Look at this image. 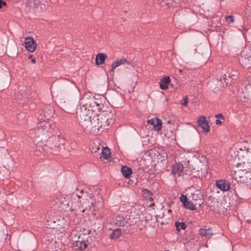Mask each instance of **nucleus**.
<instances>
[{"instance_id":"obj_1","label":"nucleus","mask_w":251,"mask_h":251,"mask_svg":"<svg viewBox=\"0 0 251 251\" xmlns=\"http://www.w3.org/2000/svg\"><path fill=\"white\" fill-rule=\"evenodd\" d=\"M52 131L51 124L49 121H39L35 133V139L37 143L43 144L47 143L48 139L50 137Z\"/></svg>"},{"instance_id":"obj_2","label":"nucleus","mask_w":251,"mask_h":251,"mask_svg":"<svg viewBox=\"0 0 251 251\" xmlns=\"http://www.w3.org/2000/svg\"><path fill=\"white\" fill-rule=\"evenodd\" d=\"M87 103H84L81 106L76 112V117L81 126L83 128H93L92 118L93 114L90 115L89 109H87Z\"/></svg>"},{"instance_id":"obj_3","label":"nucleus","mask_w":251,"mask_h":251,"mask_svg":"<svg viewBox=\"0 0 251 251\" xmlns=\"http://www.w3.org/2000/svg\"><path fill=\"white\" fill-rule=\"evenodd\" d=\"M233 176L238 181H244L248 177L251 180V167L241 162L233 166Z\"/></svg>"},{"instance_id":"obj_4","label":"nucleus","mask_w":251,"mask_h":251,"mask_svg":"<svg viewBox=\"0 0 251 251\" xmlns=\"http://www.w3.org/2000/svg\"><path fill=\"white\" fill-rule=\"evenodd\" d=\"M139 221V217H134L132 214L128 215L125 213L118 214L115 219V224L119 226H133Z\"/></svg>"},{"instance_id":"obj_5","label":"nucleus","mask_w":251,"mask_h":251,"mask_svg":"<svg viewBox=\"0 0 251 251\" xmlns=\"http://www.w3.org/2000/svg\"><path fill=\"white\" fill-rule=\"evenodd\" d=\"M237 100L241 102L251 100V76L245 81L242 89L239 91Z\"/></svg>"},{"instance_id":"obj_6","label":"nucleus","mask_w":251,"mask_h":251,"mask_svg":"<svg viewBox=\"0 0 251 251\" xmlns=\"http://www.w3.org/2000/svg\"><path fill=\"white\" fill-rule=\"evenodd\" d=\"M109 118L103 115L94 114L92 118L93 128L95 127H101L103 129H107L109 122Z\"/></svg>"},{"instance_id":"obj_7","label":"nucleus","mask_w":251,"mask_h":251,"mask_svg":"<svg viewBox=\"0 0 251 251\" xmlns=\"http://www.w3.org/2000/svg\"><path fill=\"white\" fill-rule=\"evenodd\" d=\"M54 111L53 108L50 106L47 105L39 111V115L37 118L38 121H49V120L53 117Z\"/></svg>"},{"instance_id":"obj_8","label":"nucleus","mask_w":251,"mask_h":251,"mask_svg":"<svg viewBox=\"0 0 251 251\" xmlns=\"http://www.w3.org/2000/svg\"><path fill=\"white\" fill-rule=\"evenodd\" d=\"M240 62L245 67H251V48H245L241 53Z\"/></svg>"},{"instance_id":"obj_9","label":"nucleus","mask_w":251,"mask_h":251,"mask_svg":"<svg viewBox=\"0 0 251 251\" xmlns=\"http://www.w3.org/2000/svg\"><path fill=\"white\" fill-rule=\"evenodd\" d=\"M88 243V240L85 238V235L81 234L78 236L77 240L74 241L72 245L75 250H83L87 247Z\"/></svg>"},{"instance_id":"obj_10","label":"nucleus","mask_w":251,"mask_h":251,"mask_svg":"<svg viewBox=\"0 0 251 251\" xmlns=\"http://www.w3.org/2000/svg\"><path fill=\"white\" fill-rule=\"evenodd\" d=\"M44 2V0H28L26 5L30 9H34L40 7V9L44 10L46 8V5Z\"/></svg>"},{"instance_id":"obj_11","label":"nucleus","mask_w":251,"mask_h":251,"mask_svg":"<svg viewBox=\"0 0 251 251\" xmlns=\"http://www.w3.org/2000/svg\"><path fill=\"white\" fill-rule=\"evenodd\" d=\"M85 103L88 104L87 105V109H89V112L92 111L91 114H94L93 113V112H96L97 110L99 111L101 110L103 106L102 103H99L94 98H91L89 101Z\"/></svg>"},{"instance_id":"obj_12","label":"nucleus","mask_w":251,"mask_h":251,"mask_svg":"<svg viewBox=\"0 0 251 251\" xmlns=\"http://www.w3.org/2000/svg\"><path fill=\"white\" fill-rule=\"evenodd\" d=\"M241 162L251 167V149L242 152Z\"/></svg>"},{"instance_id":"obj_13","label":"nucleus","mask_w":251,"mask_h":251,"mask_svg":"<svg viewBox=\"0 0 251 251\" xmlns=\"http://www.w3.org/2000/svg\"><path fill=\"white\" fill-rule=\"evenodd\" d=\"M37 47V44L32 37H26L25 39V47L26 49L33 52L35 51Z\"/></svg>"},{"instance_id":"obj_14","label":"nucleus","mask_w":251,"mask_h":251,"mask_svg":"<svg viewBox=\"0 0 251 251\" xmlns=\"http://www.w3.org/2000/svg\"><path fill=\"white\" fill-rule=\"evenodd\" d=\"M49 138L50 140L49 141L52 142V145L51 147V148L53 147L59 148L61 145H63L65 143L64 139L58 135L50 136Z\"/></svg>"},{"instance_id":"obj_15","label":"nucleus","mask_w":251,"mask_h":251,"mask_svg":"<svg viewBox=\"0 0 251 251\" xmlns=\"http://www.w3.org/2000/svg\"><path fill=\"white\" fill-rule=\"evenodd\" d=\"M230 155L229 161L230 164L234 166L236 164L238 163V161L240 160V156L242 155V152L239 153L238 151H236L234 149H232L230 151Z\"/></svg>"},{"instance_id":"obj_16","label":"nucleus","mask_w":251,"mask_h":251,"mask_svg":"<svg viewBox=\"0 0 251 251\" xmlns=\"http://www.w3.org/2000/svg\"><path fill=\"white\" fill-rule=\"evenodd\" d=\"M198 125L200 127L204 132H207L209 131V126L208 124L207 121L204 116H200L197 121Z\"/></svg>"},{"instance_id":"obj_17","label":"nucleus","mask_w":251,"mask_h":251,"mask_svg":"<svg viewBox=\"0 0 251 251\" xmlns=\"http://www.w3.org/2000/svg\"><path fill=\"white\" fill-rule=\"evenodd\" d=\"M192 201L195 205L200 206L202 203L201 199L202 195L199 190L196 191L194 193L191 194Z\"/></svg>"},{"instance_id":"obj_18","label":"nucleus","mask_w":251,"mask_h":251,"mask_svg":"<svg viewBox=\"0 0 251 251\" xmlns=\"http://www.w3.org/2000/svg\"><path fill=\"white\" fill-rule=\"evenodd\" d=\"M148 123H150L153 126V128L159 131L162 129V121L158 118H152L148 121Z\"/></svg>"},{"instance_id":"obj_19","label":"nucleus","mask_w":251,"mask_h":251,"mask_svg":"<svg viewBox=\"0 0 251 251\" xmlns=\"http://www.w3.org/2000/svg\"><path fill=\"white\" fill-rule=\"evenodd\" d=\"M183 168L184 167L182 164L176 162V163L172 166V174H173L174 176L177 174L178 176H180L183 170Z\"/></svg>"},{"instance_id":"obj_20","label":"nucleus","mask_w":251,"mask_h":251,"mask_svg":"<svg viewBox=\"0 0 251 251\" xmlns=\"http://www.w3.org/2000/svg\"><path fill=\"white\" fill-rule=\"evenodd\" d=\"M107 55L104 53H100L96 55V64L97 65H101L104 63Z\"/></svg>"},{"instance_id":"obj_21","label":"nucleus","mask_w":251,"mask_h":251,"mask_svg":"<svg viewBox=\"0 0 251 251\" xmlns=\"http://www.w3.org/2000/svg\"><path fill=\"white\" fill-rule=\"evenodd\" d=\"M128 64L129 62L125 58L118 59L116 61H114L112 63L111 65V70L113 71L115 68H116L117 67L121 65Z\"/></svg>"},{"instance_id":"obj_22","label":"nucleus","mask_w":251,"mask_h":251,"mask_svg":"<svg viewBox=\"0 0 251 251\" xmlns=\"http://www.w3.org/2000/svg\"><path fill=\"white\" fill-rule=\"evenodd\" d=\"M170 83L169 76L164 77L160 81V88L162 90H166L168 87V84Z\"/></svg>"},{"instance_id":"obj_23","label":"nucleus","mask_w":251,"mask_h":251,"mask_svg":"<svg viewBox=\"0 0 251 251\" xmlns=\"http://www.w3.org/2000/svg\"><path fill=\"white\" fill-rule=\"evenodd\" d=\"M216 187L213 185V188L211 191V195L210 197H212L213 199H216V194H218L219 192V191L217 189H220V180H217L216 181Z\"/></svg>"},{"instance_id":"obj_24","label":"nucleus","mask_w":251,"mask_h":251,"mask_svg":"<svg viewBox=\"0 0 251 251\" xmlns=\"http://www.w3.org/2000/svg\"><path fill=\"white\" fill-rule=\"evenodd\" d=\"M121 171L123 175L126 178H129L132 173V169L126 166H122Z\"/></svg>"},{"instance_id":"obj_25","label":"nucleus","mask_w":251,"mask_h":251,"mask_svg":"<svg viewBox=\"0 0 251 251\" xmlns=\"http://www.w3.org/2000/svg\"><path fill=\"white\" fill-rule=\"evenodd\" d=\"M179 2V1H178L176 0H162L161 3L162 6L165 5L169 7H170L176 6V4Z\"/></svg>"},{"instance_id":"obj_26","label":"nucleus","mask_w":251,"mask_h":251,"mask_svg":"<svg viewBox=\"0 0 251 251\" xmlns=\"http://www.w3.org/2000/svg\"><path fill=\"white\" fill-rule=\"evenodd\" d=\"M75 108V106L70 103H67L62 105V109L69 113H71L74 111Z\"/></svg>"},{"instance_id":"obj_27","label":"nucleus","mask_w":251,"mask_h":251,"mask_svg":"<svg viewBox=\"0 0 251 251\" xmlns=\"http://www.w3.org/2000/svg\"><path fill=\"white\" fill-rule=\"evenodd\" d=\"M98 151H101V153H102V156L100 157V158L103 157V159H108L110 156V152L109 150L107 149H100V148L97 149Z\"/></svg>"},{"instance_id":"obj_28","label":"nucleus","mask_w":251,"mask_h":251,"mask_svg":"<svg viewBox=\"0 0 251 251\" xmlns=\"http://www.w3.org/2000/svg\"><path fill=\"white\" fill-rule=\"evenodd\" d=\"M229 183L225 180H221V190L223 192H226L229 190Z\"/></svg>"},{"instance_id":"obj_29","label":"nucleus","mask_w":251,"mask_h":251,"mask_svg":"<svg viewBox=\"0 0 251 251\" xmlns=\"http://www.w3.org/2000/svg\"><path fill=\"white\" fill-rule=\"evenodd\" d=\"M121 235V230L120 228H117L113 231L110 235V237L113 239H117L119 238Z\"/></svg>"},{"instance_id":"obj_30","label":"nucleus","mask_w":251,"mask_h":251,"mask_svg":"<svg viewBox=\"0 0 251 251\" xmlns=\"http://www.w3.org/2000/svg\"><path fill=\"white\" fill-rule=\"evenodd\" d=\"M184 207L188 209L189 210H195L196 209L197 205L192 201H188L184 205Z\"/></svg>"},{"instance_id":"obj_31","label":"nucleus","mask_w":251,"mask_h":251,"mask_svg":"<svg viewBox=\"0 0 251 251\" xmlns=\"http://www.w3.org/2000/svg\"><path fill=\"white\" fill-rule=\"evenodd\" d=\"M175 226L177 231H180L181 229H185L186 228L187 226L184 222L179 223L178 222H176L175 223Z\"/></svg>"},{"instance_id":"obj_32","label":"nucleus","mask_w":251,"mask_h":251,"mask_svg":"<svg viewBox=\"0 0 251 251\" xmlns=\"http://www.w3.org/2000/svg\"><path fill=\"white\" fill-rule=\"evenodd\" d=\"M142 191L144 193V195L147 198V199H148L150 200H153V198L152 197V196H153V194L151 191H149L148 190H147L146 189L143 190Z\"/></svg>"},{"instance_id":"obj_33","label":"nucleus","mask_w":251,"mask_h":251,"mask_svg":"<svg viewBox=\"0 0 251 251\" xmlns=\"http://www.w3.org/2000/svg\"><path fill=\"white\" fill-rule=\"evenodd\" d=\"M223 79L224 80L223 83H225V85L226 86H227L231 84V80L229 77H228V78H227L226 76L225 75V76L223 77Z\"/></svg>"},{"instance_id":"obj_34","label":"nucleus","mask_w":251,"mask_h":251,"mask_svg":"<svg viewBox=\"0 0 251 251\" xmlns=\"http://www.w3.org/2000/svg\"><path fill=\"white\" fill-rule=\"evenodd\" d=\"M180 201L183 205H184V204H185L188 201L187 197L183 194L181 195L180 197Z\"/></svg>"},{"instance_id":"obj_35","label":"nucleus","mask_w":251,"mask_h":251,"mask_svg":"<svg viewBox=\"0 0 251 251\" xmlns=\"http://www.w3.org/2000/svg\"><path fill=\"white\" fill-rule=\"evenodd\" d=\"M229 200H230L229 199H228L227 201H226L225 203H222L223 204H224V205H223V207L224 208L226 209V211L228 210V208L229 207V204H230Z\"/></svg>"},{"instance_id":"obj_36","label":"nucleus","mask_w":251,"mask_h":251,"mask_svg":"<svg viewBox=\"0 0 251 251\" xmlns=\"http://www.w3.org/2000/svg\"><path fill=\"white\" fill-rule=\"evenodd\" d=\"M212 233L211 232V230L210 229L208 228L206 230V234H205V237L207 238H209L211 237V236L212 235Z\"/></svg>"},{"instance_id":"obj_37","label":"nucleus","mask_w":251,"mask_h":251,"mask_svg":"<svg viewBox=\"0 0 251 251\" xmlns=\"http://www.w3.org/2000/svg\"><path fill=\"white\" fill-rule=\"evenodd\" d=\"M199 234L201 236H205L206 230L203 228H200L199 230Z\"/></svg>"},{"instance_id":"obj_38","label":"nucleus","mask_w":251,"mask_h":251,"mask_svg":"<svg viewBox=\"0 0 251 251\" xmlns=\"http://www.w3.org/2000/svg\"><path fill=\"white\" fill-rule=\"evenodd\" d=\"M226 22L228 23H229L230 22L232 23L234 22L233 17L231 16H228L226 17Z\"/></svg>"},{"instance_id":"obj_39","label":"nucleus","mask_w":251,"mask_h":251,"mask_svg":"<svg viewBox=\"0 0 251 251\" xmlns=\"http://www.w3.org/2000/svg\"><path fill=\"white\" fill-rule=\"evenodd\" d=\"M6 3L2 0H0V9L2 8L3 6H6Z\"/></svg>"},{"instance_id":"obj_40","label":"nucleus","mask_w":251,"mask_h":251,"mask_svg":"<svg viewBox=\"0 0 251 251\" xmlns=\"http://www.w3.org/2000/svg\"><path fill=\"white\" fill-rule=\"evenodd\" d=\"M215 117H216L217 118H218V119H217L216 120V124L217 125H219L220 124V114H217L215 115Z\"/></svg>"},{"instance_id":"obj_41","label":"nucleus","mask_w":251,"mask_h":251,"mask_svg":"<svg viewBox=\"0 0 251 251\" xmlns=\"http://www.w3.org/2000/svg\"><path fill=\"white\" fill-rule=\"evenodd\" d=\"M188 98L185 97L183 98V102L181 103L183 105H186L188 104Z\"/></svg>"},{"instance_id":"obj_42","label":"nucleus","mask_w":251,"mask_h":251,"mask_svg":"<svg viewBox=\"0 0 251 251\" xmlns=\"http://www.w3.org/2000/svg\"><path fill=\"white\" fill-rule=\"evenodd\" d=\"M31 62H32L33 63L35 64V63H36V62L35 58H33V59H31Z\"/></svg>"},{"instance_id":"obj_43","label":"nucleus","mask_w":251,"mask_h":251,"mask_svg":"<svg viewBox=\"0 0 251 251\" xmlns=\"http://www.w3.org/2000/svg\"><path fill=\"white\" fill-rule=\"evenodd\" d=\"M220 117H221V120H224V117L223 116H222V115L221 114Z\"/></svg>"},{"instance_id":"obj_44","label":"nucleus","mask_w":251,"mask_h":251,"mask_svg":"<svg viewBox=\"0 0 251 251\" xmlns=\"http://www.w3.org/2000/svg\"><path fill=\"white\" fill-rule=\"evenodd\" d=\"M76 196H77L78 198H80L81 197V196L79 195L76 194Z\"/></svg>"},{"instance_id":"obj_45","label":"nucleus","mask_w":251,"mask_h":251,"mask_svg":"<svg viewBox=\"0 0 251 251\" xmlns=\"http://www.w3.org/2000/svg\"><path fill=\"white\" fill-rule=\"evenodd\" d=\"M31 57H32V55H29L28 56V58H31Z\"/></svg>"},{"instance_id":"obj_46","label":"nucleus","mask_w":251,"mask_h":251,"mask_svg":"<svg viewBox=\"0 0 251 251\" xmlns=\"http://www.w3.org/2000/svg\"><path fill=\"white\" fill-rule=\"evenodd\" d=\"M200 175H201V174H200V173H199L198 174V176L200 177Z\"/></svg>"},{"instance_id":"obj_47","label":"nucleus","mask_w":251,"mask_h":251,"mask_svg":"<svg viewBox=\"0 0 251 251\" xmlns=\"http://www.w3.org/2000/svg\"><path fill=\"white\" fill-rule=\"evenodd\" d=\"M169 251V250H166V251Z\"/></svg>"}]
</instances>
